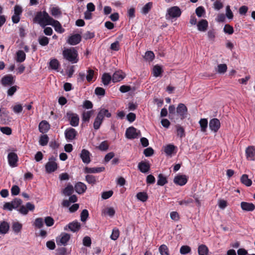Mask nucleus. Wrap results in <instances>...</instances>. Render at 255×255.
I'll return each mask as SVG.
<instances>
[{
	"label": "nucleus",
	"instance_id": "1",
	"mask_svg": "<svg viewBox=\"0 0 255 255\" xmlns=\"http://www.w3.org/2000/svg\"><path fill=\"white\" fill-rule=\"evenodd\" d=\"M52 19L53 18L45 11L38 12L34 17V21L42 27L51 24Z\"/></svg>",
	"mask_w": 255,
	"mask_h": 255
},
{
	"label": "nucleus",
	"instance_id": "2",
	"mask_svg": "<svg viewBox=\"0 0 255 255\" xmlns=\"http://www.w3.org/2000/svg\"><path fill=\"white\" fill-rule=\"evenodd\" d=\"M63 55L65 59L72 63H76L78 62V53L75 48L65 49L63 51Z\"/></svg>",
	"mask_w": 255,
	"mask_h": 255
},
{
	"label": "nucleus",
	"instance_id": "3",
	"mask_svg": "<svg viewBox=\"0 0 255 255\" xmlns=\"http://www.w3.org/2000/svg\"><path fill=\"white\" fill-rule=\"evenodd\" d=\"M111 116V114L109 112L108 110L105 109H101L98 114V115L96 118L94 123V128L95 129H98L99 128L105 117L109 118Z\"/></svg>",
	"mask_w": 255,
	"mask_h": 255
},
{
	"label": "nucleus",
	"instance_id": "4",
	"mask_svg": "<svg viewBox=\"0 0 255 255\" xmlns=\"http://www.w3.org/2000/svg\"><path fill=\"white\" fill-rule=\"evenodd\" d=\"M181 14V11L178 7L173 6L168 9L167 13L166 15V18L167 19L177 18L179 17Z\"/></svg>",
	"mask_w": 255,
	"mask_h": 255
},
{
	"label": "nucleus",
	"instance_id": "5",
	"mask_svg": "<svg viewBox=\"0 0 255 255\" xmlns=\"http://www.w3.org/2000/svg\"><path fill=\"white\" fill-rule=\"evenodd\" d=\"M45 167L46 172L48 173L54 172L58 168L56 159L53 157L49 158L48 161L46 163Z\"/></svg>",
	"mask_w": 255,
	"mask_h": 255
},
{
	"label": "nucleus",
	"instance_id": "6",
	"mask_svg": "<svg viewBox=\"0 0 255 255\" xmlns=\"http://www.w3.org/2000/svg\"><path fill=\"white\" fill-rule=\"evenodd\" d=\"M126 136L128 139H133L140 136L141 133L139 130L133 127H131L127 129Z\"/></svg>",
	"mask_w": 255,
	"mask_h": 255
},
{
	"label": "nucleus",
	"instance_id": "7",
	"mask_svg": "<svg viewBox=\"0 0 255 255\" xmlns=\"http://www.w3.org/2000/svg\"><path fill=\"white\" fill-rule=\"evenodd\" d=\"M70 238V234L66 233H62L56 238V243L58 246H66Z\"/></svg>",
	"mask_w": 255,
	"mask_h": 255
},
{
	"label": "nucleus",
	"instance_id": "8",
	"mask_svg": "<svg viewBox=\"0 0 255 255\" xmlns=\"http://www.w3.org/2000/svg\"><path fill=\"white\" fill-rule=\"evenodd\" d=\"M66 116L72 126L75 127L79 125V117L77 114L68 112L67 113Z\"/></svg>",
	"mask_w": 255,
	"mask_h": 255
},
{
	"label": "nucleus",
	"instance_id": "9",
	"mask_svg": "<svg viewBox=\"0 0 255 255\" xmlns=\"http://www.w3.org/2000/svg\"><path fill=\"white\" fill-rule=\"evenodd\" d=\"M35 209V206L34 204L30 202L27 203L25 206L22 205L17 209V211L20 214L26 215L28 214V211H33Z\"/></svg>",
	"mask_w": 255,
	"mask_h": 255
},
{
	"label": "nucleus",
	"instance_id": "10",
	"mask_svg": "<svg viewBox=\"0 0 255 255\" xmlns=\"http://www.w3.org/2000/svg\"><path fill=\"white\" fill-rule=\"evenodd\" d=\"M22 12V7L19 5H15L14 7V13L11 18L13 23H17L19 21L20 16Z\"/></svg>",
	"mask_w": 255,
	"mask_h": 255
},
{
	"label": "nucleus",
	"instance_id": "11",
	"mask_svg": "<svg viewBox=\"0 0 255 255\" xmlns=\"http://www.w3.org/2000/svg\"><path fill=\"white\" fill-rule=\"evenodd\" d=\"M64 133L66 139L70 141L75 139L77 132L74 128H70L65 130Z\"/></svg>",
	"mask_w": 255,
	"mask_h": 255
},
{
	"label": "nucleus",
	"instance_id": "12",
	"mask_svg": "<svg viewBox=\"0 0 255 255\" xmlns=\"http://www.w3.org/2000/svg\"><path fill=\"white\" fill-rule=\"evenodd\" d=\"M8 164L10 166L12 167L17 166V162L18 160V157L16 153L14 152H10L7 156Z\"/></svg>",
	"mask_w": 255,
	"mask_h": 255
},
{
	"label": "nucleus",
	"instance_id": "13",
	"mask_svg": "<svg viewBox=\"0 0 255 255\" xmlns=\"http://www.w3.org/2000/svg\"><path fill=\"white\" fill-rule=\"evenodd\" d=\"M176 111L181 119H183L186 117L187 114V108L184 104L182 103L179 104L178 105Z\"/></svg>",
	"mask_w": 255,
	"mask_h": 255
},
{
	"label": "nucleus",
	"instance_id": "14",
	"mask_svg": "<svg viewBox=\"0 0 255 255\" xmlns=\"http://www.w3.org/2000/svg\"><path fill=\"white\" fill-rule=\"evenodd\" d=\"M188 178L185 175H178L174 178L175 184L179 186L184 185L187 182Z\"/></svg>",
	"mask_w": 255,
	"mask_h": 255
},
{
	"label": "nucleus",
	"instance_id": "15",
	"mask_svg": "<svg viewBox=\"0 0 255 255\" xmlns=\"http://www.w3.org/2000/svg\"><path fill=\"white\" fill-rule=\"evenodd\" d=\"M81 227L80 223L77 221H74L69 223L68 225L64 227V230L66 231L69 229L73 232H76L78 231Z\"/></svg>",
	"mask_w": 255,
	"mask_h": 255
},
{
	"label": "nucleus",
	"instance_id": "16",
	"mask_svg": "<svg viewBox=\"0 0 255 255\" xmlns=\"http://www.w3.org/2000/svg\"><path fill=\"white\" fill-rule=\"evenodd\" d=\"M220 127V122L217 119H213L210 121L209 128L212 131L217 132Z\"/></svg>",
	"mask_w": 255,
	"mask_h": 255
},
{
	"label": "nucleus",
	"instance_id": "17",
	"mask_svg": "<svg viewBox=\"0 0 255 255\" xmlns=\"http://www.w3.org/2000/svg\"><path fill=\"white\" fill-rule=\"evenodd\" d=\"M197 27L199 31L205 32L208 27V22L206 19H202L198 21Z\"/></svg>",
	"mask_w": 255,
	"mask_h": 255
},
{
	"label": "nucleus",
	"instance_id": "18",
	"mask_svg": "<svg viewBox=\"0 0 255 255\" xmlns=\"http://www.w3.org/2000/svg\"><path fill=\"white\" fill-rule=\"evenodd\" d=\"M81 40V37L80 34H76L71 35L67 40V42L72 45L78 44Z\"/></svg>",
	"mask_w": 255,
	"mask_h": 255
},
{
	"label": "nucleus",
	"instance_id": "19",
	"mask_svg": "<svg viewBox=\"0 0 255 255\" xmlns=\"http://www.w3.org/2000/svg\"><path fill=\"white\" fill-rule=\"evenodd\" d=\"M125 77V74L122 71H118L114 73L112 81L114 83L120 82Z\"/></svg>",
	"mask_w": 255,
	"mask_h": 255
},
{
	"label": "nucleus",
	"instance_id": "20",
	"mask_svg": "<svg viewBox=\"0 0 255 255\" xmlns=\"http://www.w3.org/2000/svg\"><path fill=\"white\" fill-rule=\"evenodd\" d=\"M138 169L142 173H147L150 169V164L148 162H140L138 164Z\"/></svg>",
	"mask_w": 255,
	"mask_h": 255
},
{
	"label": "nucleus",
	"instance_id": "21",
	"mask_svg": "<svg viewBox=\"0 0 255 255\" xmlns=\"http://www.w3.org/2000/svg\"><path fill=\"white\" fill-rule=\"evenodd\" d=\"M49 128L50 125L46 121H42L39 124V130L41 133H44L47 132Z\"/></svg>",
	"mask_w": 255,
	"mask_h": 255
},
{
	"label": "nucleus",
	"instance_id": "22",
	"mask_svg": "<svg viewBox=\"0 0 255 255\" xmlns=\"http://www.w3.org/2000/svg\"><path fill=\"white\" fill-rule=\"evenodd\" d=\"M241 207L243 210L246 211H253L255 209V206L252 203L242 202L241 203Z\"/></svg>",
	"mask_w": 255,
	"mask_h": 255
},
{
	"label": "nucleus",
	"instance_id": "23",
	"mask_svg": "<svg viewBox=\"0 0 255 255\" xmlns=\"http://www.w3.org/2000/svg\"><path fill=\"white\" fill-rule=\"evenodd\" d=\"M247 158L250 160H254L255 158V148L253 146H249L246 150Z\"/></svg>",
	"mask_w": 255,
	"mask_h": 255
},
{
	"label": "nucleus",
	"instance_id": "24",
	"mask_svg": "<svg viewBox=\"0 0 255 255\" xmlns=\"http://www.w3.org/2000/svg\"><path fill=\"white\" fill-rule=\"evenodd\" d=\"M1 82L4 86L12 85L14 83V78L11 75L5 76L2 78Z\"/></svg>",
	"mask_w": 255,
	"mask_h": 255
},
{
	"label": "nucleus",
	"instance_id": "25",
	"mask_svg": "<svg viewBox=\"0 0 255 255\" xmlns=\"http://www.w3.org/2000/svg\"><path fill=\"white\" fill-rule=\"evenodd\" d=\"M80 157L85 163H89L90 162V152L86 149H83L80 154Z\"/></svg>",
	"mask_w": 255,
	"mask_h": 255
},
{
	"label": "nucleus",
	"instance_id": "26",
	"mask_svg": "<svg viewBox=\"0 0 255 255\" xmlns=\"http://www.w3.org/2000/svg\"><path fill=\"white\" fill-rule=\"evenodd\" d=\"M115 210L113 207H106L102 210V215L103 216L108 215L113 217L115 214Z\"/></svg>",
	"mask_w": 255,
	"mask_h": 255
},
{
	"label": "nucleus",
	"instance_id": "27",
	"mask_svg": "<svg viewBox=\"0 0 255 255\" xmlns=\"http://www.w3.org/2000/svg\"><path fill=\"white\" fill-rule=\"evenodd\" d=\"M75 190L78 194H82L87 189L86 185L82 182H78L75 185Z\"/></svg>",
	"mask_w": 255,
	"mask_h": 255
},
{
	"label": "nucleus",
	"instance_id": "28",
	"mask_svg": "<svg viewBox=\"0 0 255 255\" xmlns=\"http://www.w3.org/2000/svg\"><path fill=\"white\" fill-rule=\"evenodd\" d=\"M51 23V24H50V25L54 27L55 31L57 32L61 33L64 32V29L62 27L61 24L57 20H55L53 18Z\"/></svg>",
	"mask_w": 255,
	"mask_h": 255
},
{
	"label": "nucleus",
	"instance_id": "29",
	"mask_svg": "<svg viewBox=\"0 0 255 255\" xmlns=\"http://www.w3.org/2000/svg\"><path fill=\"white\" fill-rule=\"evenodd\" d=\"M105 170L104 167H86L84 169V171L86 173H99Z\"/></svg>",
	"mask_w": 255,
	"mask_h": 255
},
{
	"label": "nucleus",
	"instance_id": "30",
	"mask_svg": "<svg viewBox=\"0 0 255 255\" xmlns=\"http://www.w3.org/2000/svg\"><path fill=\"white\" fill-rule=\"evenodd\" d=\"M9 229V226L7 222L3 221L0 223V234H5Z\"/></svg>",
	"mask_w": 255,
	"mask_h": 255
},
{
	"label": "nucleus",
	"instance_id": "31",
	"mask_svg": "<svg viewBox=\"0 0 255 255\" xmlns=\"http://www.w3.org/2000/svg\"><path fill=\"white\" fill-rule=\"evenodd\" d=\"M199 255H208L209 249L205 245H200L198 248Z\"/></svg>",
	"mask_w": 255,
	"mask_h": 255
},
{
	"label": "nucleus",
	"instance_id": "32",
	"mask_svg": "<svg viewBox=\"0 0 255 255\" xmlns=\"http://www.w3.org/2000/svg\"><path fill=\"white\" fill-rule=\"evenodd\" d=\"M241 182L245 185L249 187L252 184V181L249 179L248 175L247 174H243L241 177Z\"/></svg>",
	"mask_w": 255,
	"mask_h": 255
},
{
	"label": "nucleus",
	"instance_id": "33",
	"mask_svg": "<svg viewBox=\"0 0 255 255\" xmlns=\"http://www.w3.org/2000/svg\"><path fill=\"white\" fill-rule=\"evenodd\" d=\"M77 201V198L76 195H72L69 198V200H65L63 201L62 205L64 207H69L71 203H75Z\"/></svg>",
	"mask_w": 255,
	"mask_h": 255
},
{
	"label": "nucleus",
	"instance_id": "34",
	"mask_svg": "<svg viewBox=\"0 0 255 255\" xmlns=\"http://www.w3.org/2000/svg\"><path fill=\"white\" fill-rule=\"evenodd\" d=\"M25 53L22 50H19L16 52V60L17 62H23L25 59Z\"/></svg>",
	"mask_w": 255,
	"mask_h": 255
},
{
	"label": "nucleus",
	"instance_id": "35",
	"mask_svg": "<svg viewBox=\"0 0 255 255\" xmlns=\"http://www.w3.org/2000/svg\"><path fill=\"white\" fill-rule=\"evenodd\" d=\"M22 225L21 223L18 222H14L12 223V228L13 232L15 234H18L20 232Z\"/></svg>",
	"mask_w": 255,
	"mask_h": 255
},
{
	"label": "nucleus",
	"instance_id": "36",
	"mask_svg": "<svg viewBox=\"0 0 255 255\" xmlns=\"http://www.w3.org/2000/svg\"><path fill=\"white\" fill-rule=\"evenodd\" d=\"M159 252L161 255H169L168 248L165 245H161L158 249Z\"/></svg>",
	"mask_w": 255,
	"mask_h": 255
},
{
	"label": "nucleus",
	"instance_id": "37",
	"mask_svg": "<svg viewBox=\"0 0 255 255\" xmlns=\"http://www.w3.org/2000/svg\"><path fill=\"white\" fill-rule=\"evenodd\" d=\"M112 80V78L111 75L108 73H104L102 78V81L103 84L105 86L108 85L111 81Z\"/></svg>",
	"mask_w": 255,
	"mask_h": 255
},
{
	"label": "nucleus",
	"instance_id": "38",
	"mask_svg": "<svg viewBox=\"0 0 255 255\" xmlns=\"http://www.w3.org/2000/svg\"><path fill=\"white\" fill-rule=\"evenodd\" d=\"M162 72L161 67L158 65L154 66L152 69L153 75L156 77L159 76Z\"/></svg>",
	"mask_w": 255,
	"mask_h": 255
},
{
	"label": "nucleus",
	"instance_id": "39",
	"mask_svg": "<svg viewBox=\"0 0 255 255\" xmlns=\"http://www.w3.org/2000/svg\"><path fill=\"white\" fill-rule=\"evenodd\" d=\"M73 192V187L70 184H68L63 190V194L65 196H70Z\"/></svg>",
	"mask_w": 255,
	"mask_h": 255
},
{
	"label": "nucleus",
	"instance_id": "40",
	"mask_svg": "<svg viewBox=\"0 0 255 255\" xmlns=\"http://www.w3.org/2000/svg\"><path fill=\"white\" fill-rule=\"evenodd\" d=\"M175 148L172 144H168L164 147V152L167 155H171Z\"/></svg>",
	"mask_w": 255,
	"mask_h": 255
},
{
	"label": "nucleus",
	"instance_id": "41",
	"mask_svg": "<svg viewBox=\"0 0 255 255\" xmlns=\"http://www.w3.org/2000/svg\"><path fill=\"white\" fill-rule=\"evenodd\" d=\"M136 197L138 200L143 202H145L148 198L146 193L144 192H139L136 194Z\"/></svg>",
	"mask_w": 255,
	"mask_h": 255
},
{
	"label": "nucleus",
	"instance_id": "42",
	"mask_svg": "<svg viewBox=\"0 0 255 255\" xmlns=\"http://www.w3.org/2000/svg\"><path fill=\"white\" fill-rule=\"evenodd\" d=\"M92 114V111L84 112L82 115V121L85 122H89Z\"/></svg>",
	"mask_w": 255,
	"mask_h": 255
},
{
	"label": "nucleus",
	"instance_id": "43",
	"mask_svg": "<svg viewBox=\"0 0 255 255\" xmlns=\"http://www.w3.org/2000/svg\"><path fill=\"white\" fill-rule=\"evenodd\" d=\"M227 70V66L225 64H220L218 65L217 68V72L219 74L225 73Z\"/></svg>",
	"mask_w": 255,
	"mask_h": 255
},
{
	"label": "nucleus",
	"instance_id": "44",
	"mask_svg": "<svg viewBox=\"0 0 255 255\" xmlns=\"http://www.w3.org/2000/svg\"><path fill=\"white\" fill-rule=\"evenodd\" d=\"M167 183L166 178L162 174H159L158 176L157 184L160 186H163Z\"/></svg>",
	"mask_w": 255,
	"mask_h": 255
},
{
	"label": "nucleus",
	"instance_id": "45",
	"mask_svg": "<svg viewBox=\"0 0 255 255\" xmlns=\"http://www.w3.org/2000/svg\"><path fill=\"white\" fill-rule=\"evenodd\" d=\"M49 66L52 69L57 70L59 66V63L57 59H53L50 61Z\"/></svg>",
	"mask_w": 255,
	"mask_h": 255
},
{
	"label": "nucleus",
	"instance_id": "46",
	"mask_svg": "<svg viewBox=\"0 0 255 255\" xmlns=\"http://www.w3.org/2000/svg\"><path fill=\"white\" fill-rule=\"evenodd\" d=\"M199 124L202 131H205L208 126V121L206 119H202L199 121Z\"/></svg>",
	"mask_w": 255,
	"mask_h": 255
},
{
	"label": "nucleus",
	"instance_id": "47",
	"mask_svg": "<svg viewBox=\"0 0 255 255\" xmlns=\"http://www.w3.org/2000/svg\"><path fill=\"white\" fill-rule=\"evenodd\" d=\"M49 138L46 134H43L40 137L39 144L42 146L46 145L48 142Z\"/></svg>",
	"mask_w": 255,
	"mask_h": 255
},
{
	"label": "nucleus",
	"instance_id": "48",
	"mask_svg": "<svg viewBox=\"0 0 255 255\" xmlns=\"http://www.w3.org/2000/svg\"><path fill=\"white\" fill-rule=\"evenodd\" d=\"M33 226L37 228H41L43 226V220L41 218H37L35 220Z\"/></svg>",
	"mask_w": 255,
	"mask_h": 255
},
{
	"label": "nucleus",
	"instance_id": "49",
	"mask_svg": "<svg viewBox=\"0 0 255 255\" xmlns=\"http://www.w3.org/2000/svg\"><path fill=\"white\" fill-rule=\"evenodd\" d=\"M176 128L177 136H179L181 138L184 137L185 136L184 128L179 125L176 126Z\"/></svg>",
	"mask_w": 255,
	"mask_h": 255
},
{
	"label": "nucleus",
	"instance_id": "50",
	"mask_svg": "<svg viewBox=\"0 0 255 255\" xmlns=\"http://www.w3.org/2000/svg\"><path fill=\"white\" fill-rule=\"evenodd\" d=\"M223 31L225 33L229 35L232 34L234 31L233 27L229 24H226L225 25Z\"/></svg>",
	"mask_w": 255,
	"mask_h": 255
},
{
	"label": "nucleus",
	"instance_id": "51",
	"mask_svg": "<svg viewBox=\"0 0 255 255\" xmlns=\"http://www.w3.org/2000/svg\"><path fill=\"white\" fill-rule=\"evenodd\" d=\"M152 3L151 2H149L146 3L142 8L141 12L143 14L147 13L151 8Z\"/></svg>",
	"mask_w": 255,
	"mask_h": 255
},
{
	"label": "nucleus",
	"instance_id": "52",
	"mask_svg": "<svg viewBox=\"0 0 255 255\" xmlns=\"http://www.w3.org/2000/svg\"><path fill=\"white\" fill-rule=\"evenodd\" d=\"M12 206L13 207V209H17L18 207H20L21 203L22 201L20 199L16 198L11 202Z\"/></svg>",
	"mask_w": 255,
	"mask_h": 255
},
{
	"label": "nucleus",
	"instance_id": "53",
	"mask_svg": "<svg viewBox=\"0 0 255 255\" xmlns=\"http://www.w3.org/2000/svg\"><path fill=\"white\" fill-rule=\"evenodd\" d=\"M191 248L188 246H182L180 249V253L182 255L187 254L191 252Z\"/></svg>",
	"mask_w": 255,
	"mask_h": 255
},
{
	"label": "nucleus",
	"instance_id": "54",
	"mask_svg": "<svg viewBox=\"0 0 255 255\" xmlns=\"http://www.w3.org/2000/svg\"><path fill=\"white\" fill-rule=\"evenodd\" d=\"M207 37L210 41H214L216 37L214 30H210L207 32Z\"/></svg>",
	"mask_w": 255,
	"mask_h": 255
},
{
	"label": "nucleus",
	"instance_id": "55",
	"mask_svg": "<svg viewBox=\"0 0 255 255\" xmlns=\"http://www.w3.org/2000/svg\"><path fill=\"white\" fill-rule=\"evenodd\" d=\"M89 216V213L87 210L84 209L81 213V220L82 222H85Z\"/></svg>",
	"mask_w": 255,
	"mask_h": 255
},
{
	"label": "nucleus",
	"instance_id": "56",
	"mask_svg": "<svg viewBox=\"0 0 255 255\" xmlns=\"http://www.w3.org/2000/svg\"><path fill=\"white\" fill-rule=\"evenodd\" d=\"M12 110L15 114H19L22 111V107L21 104H16L12 107Z\"/></svg>",
	"mask_w": 255,
	"mask_h": 255
},
{
	"label": "nucleus",
	"instance_id": "57",
	"mask_svg": "<svg viewBox=\"0 0 255 255\" xmlns=\"http://www.w3.org/2000/svg\"><path fill=\"white\" fill-rule=\"evenodd\" d=\"M94 71L92 69H89L87 71V74L86 76V78L87 81L90 82L92 81L94 77Z\"/></svg>",
	"mask_w": 255,
	"mask_h": 255
},
{
	"label": "nucleus",
	"instance_id": "58",
	"mask_svg": "<svg viewBox=\"0 0 255 255\" xmlns=\"http://www.w3.org/2000/svg\"><path fill=\"white\" fill-rule=\"evenodd\" d=\"M39 43L42 46H45L48 44L49 39L47 37L45 36H42L39 38Z\"/></svg>",
	"mask_w": 255,
	"mask_h": 255
},
{
	"label": "nucleus",
	"instance_id": "59",
	"mask_svg": "<svg viewBox=\"0 0 255 255\" xmlns=\"http://www.w3.org/2000/svg\"><path fill=\"white\" fill-rule=\"evenodd\" d=\"M44 222L46 225L48 227L52 226L54 223V221L51 217H46L44 219Z\"/></svg>",
	"mask_w": 255,
	"mask_h": 255
},
{
	"label": "nucleus",
	"instance_id": "60",
	"mask_svg": "<svg viewBox=\"0 0 255 255\" xmlns=\"http://www.w3.org/2000/svg\"><path fill=\"white\" fill-rule=\"evenodd\" d=\"M218 205L220 209H224L227 206L228 203L227 201L225 200L220 199L219 200L218 202Z\"/></svg>",
	"mask_w": 255,
	"mask_h": 255
},
{
	"label": "nucleus",
	"instance_id": "61",
	"mask_svg": "<svg viewBox=\"0 0 255 255\" xmlns=\"http://www.w3.org/2000/svg\"><path fill=\"white\" fill-rule=\"evenodd\" d=\"M119 236V231L117 229H114L113 230L112 234L111 235V239L113 240H116Z\"/></svg>",
	"mask_w": 255,
	"mask_h": 255
},
{
	"label": "nucleus",
	"instance_id": "62",
	"mask_svg": "<svg viewBox=\"0 0 255 255\" xmlns=\"http://www.w3.org/2000/svg\"><path fill=\"white\" fill-rule=\"evenodd\" d=\"M108 147L109 144L106 141L102 142L98 146V148L102 151L106 150L107 149H108Z\"/></svg>",
	"mask_w": 255,
	"mask_h": 255
},
{
	"label": "nucleus",
	"instance_id": "63",
	"mask_svg": "<svg viewBox=\"0 0 255 255\" xmlns=\"http://www.w3.org/2000/svg\"><path fill=\"white\" fill-rule=\"evenodd\" d=\"M86 180L90 184H95L96 179L95 176L91 175H88L86 176Z\"/></svg>",
	"mask_w": 255,
	"mask_h": 255
},
{
	"label": "nucleus",
	"instance_id": "64",
	"mask_svg": "<svg viewBox=\"0 0 255 255\" xmlns=\"http://www.w3.org/2000/svg\"><path fill=\"white\" fill-rule=\"evenodd\" d=\"M144 57L146 60L151 61L154 57V54L152 51H147L145 53Z\"/></svg>",
	"mask_w": 255,
	"mask_h": 255
}]
</instances>
